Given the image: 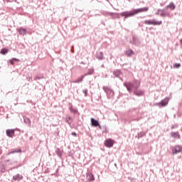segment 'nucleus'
<instances>
[{"label": "nucleus", "mask_w": 182, "mask_h": 182, "mask_svg": "<svg viewBox=\"0 0 182 182\" xmlns=\"http://www.w3.org/2000/svg\"><path fill=\"white\" fill-rule=\"evenodd\" d=\"M23 178V176L19 173L13 176V180H14V181H19L20 180H22Z\"/></svg>", "instance_id": "obj_11"}, {"label": "nucleus", "mask_w": 182, "mask_h": 182, "mask_svg": "<svg viewBox=\"0 0 182 182\" xmlns=\"http://www.w3.org/2000/svg\"><path fill=\"white\" fill-rule=\"evenodd\" d=\"M181 150L182 147L181 146H176L172 153L173 154H177V153H181Z\"/></svg>", "instance_id": "obj_10"}, {"label": "nucleus", "mask_w": 182, "mask_h": 182, "mask_svg": "<svg viewBox=\"0 0 182 182\" xmlns=\"http://www.w3.org/2000/svg\"><path fill=\"white\" fill-rule=\"evenodd\" d=\"M160 12H161V9H158L157 12L156 13V15H160Z\"/></svg>", "instance_id": "obj_36"}, {"label": "nucleus", "mask_w": 182, "mask_h": 182, "mask_svg": "<svg viewBox=\"0 0 182 182\" xmlns=\"http://www.w3.org/2000/svg\"><path fill=\"white\" fill-rule=\"evenodd\" d=\"M91 124L93 127H97L99 126V121L97 119H95V118H91Z\"/></svg>", "instance_id": "obj_12"}, {"label": "nucleus", "mask_w": 182, "mask_h": 182, "mask_svg": "<svg viewBox=\"0 0 182 182\" xmlns=\"http://www.w3.org/2000/svg\"><path fill=\"white\" fill-rule=\"evenodd\" d=\"M1 55H6V53H8V49H6V48L1 49Z\"/></svg>", "instance_id": "obj_29"}, {"label": "nucleus", "mask_w": 182, "mask_h": 182, "mask_svg": "<svg viewBox=\"0 0 182 182\" xmlns=\"http://www.w3.org/2000/svg\"><path fill=\"white\" fill-rule=\"evenodd\" d=\"M113 75L115 77H119L122 75V71L120 70H116L113 72Z\"/></svg>", "instance_id": "obj_17"}, {"label": "nucleus", "mask_w": 182, "mask_h": 182, "mask_svg": "<svg viewBox=\"0 0 182 182\" xmlns=\"http://www.w3.org/2000/svg\"><path fill=\"white\" fill-rule=\"evenodd\" d=\"M144 23L146 25H154V26H157V25H161V23H163V21H156L155 19H152V20H145L144 21Z\"/></svg>", "instance_id": "obj_2"}, {"label": "nucleus", "mask_w": 182, "mask_h": 182, "mask_svg": "<svg viewBox=\"0 0 182 182\" xmlns=\"http://www.w3.org/2000/svg\"><path fill=\"white\" fill-rule=\"evenodd\" d=\"M126 55L128 57L132 56V55H134V51L133 50H128L126 51Z\"/></svg>", "instance_id": "obj_21"}, {"label": "nucleus", "mask_w": 182, "mask_h": 182, "mask_svg": "<svg viewBox=\"0 0 182 182\" xmlns=\"http://www.w3.org/2000/svg\"><path fill=\"white\" fill-rule=\"evenodd\" d=\"M114 166H115V167H117V164H114Z\"/></svg>", "instance_id": "obj_41"}, {"label": "nucleus", "mask_w": 182, "mask_h": 182, "mask_svg": "<svg viewBox=\"0 0 182 182\" xmlns=\"http://www.w3.org/2000/svg\"><path fill=\"white\" fill-rule=\"evenodd\" d=\"M15 153H22V150L21 149H12L11 151H9L8 154H14Z\"/></svg>", "instance_id": "obj_14"}, {"label": "nucleus", "mask_w": 182, "mask_h": 182, "mask_svg": "<svg viewBox=\"0 0 182 182\" xmlns=\"http://www.w3.org/2000/svg\"><path fill=\"white\" fill-rule=\"evenodd\" d=\"M146 136V132H139L138 133V139H141V137Z\"/></svg>", "instance_id": "obj_27"}, {"label": "nucleus", "mask_w": 182, "mask_h": 182, "mask_svg": "<svg viewBox=\"0 0 182 182\" xmlns=\"http://www.w3.org/2000/svg\"><path fill=\"white\" fill-rule=\"evenodd\" d=\"M0 167H4V164H2V163L0 162Z\"/></svg>", "instance_id": "obj_39"}, {"label": "nucleus", "mask_w": 182, "mask_h": 182, "mask_svg": "<svg viewBox=\"0 0 182 182\" xmlns=\"http://www.w3.org/2000/svg\"><path fill=\"white\" fill-rule=\"evenodd\" d=\"M171 136L174 139H180V134L178 132H171Z\"/></svg>", "instance_id": "obj_18"}, {"label": "nucleus", "mask_w": 182, "mask_h": 182, "mask_svg": "<svg viewBox=\"0 0 182 182\" xmlns=\"http://www.w3.org/2000/svg\"><path fill=\"white\" fill-rule=\"evenodd\" d=\"M181 66V65L180 63L173 64V68H175V69H178Z\"/></svg>", "instance_id": "obj_32"}, {"label": "nucleus", "mask_w": 182, "mask_h": 182, "mask_svg": "<svg viewBox=\"0 0 182 182\" xmlns=\"http://www.w3.org/2000/svg\"><path fill=\"white\" fill-rule=\"evenodd\" d=\"M85 75H81V77H80L77 80L74 81V83H80V82H83V79H85Z\"/></svg>", "instance_id": "obj_20"}, {"label": "nucleus", "mask_w": 182, "mask_h": 182, "mask_svg": "<svg viewBox=\"0 0 182 182\" xmlns=\"http://www.w3.org/2000/svg\"><path fill=\"white\" fill-rule=\"evenodd\" d=\"M120 80H122L123 82V79L122 77H119Z\"/></svg>", "instance_id": "obj_40"}, {"label": "nucleus", "mask_w": 182, "mask_h": 182, "mask_svg": "<svg viewBox=\"0 0 182 182\" xmlns=\"http://www.w3.org/2000/svg\"><path fill=\"white\" fill-rule=\"evenodd\" d=\"M93 72H95V70H93V68L90 69V70H88V73H85L84 75L87 76V75H93Z\"/></svg>", "instance_id": "obj_26"}, {"label": "nucleus", "mask_w": 182, "mask_h": 182, "mask_svg": "<svg viewBox=\"0 0 182 182\" xmlns=\"http://www.w3.org/2000/svg\"><path fill=\"white\" fill-rule=\"evenodd\" d=\"M66 122L69 124H72V117H69L66 119Z\"/></svg>", "instance_id": "obj_31"}, {"label": "nucleus", "mask_w": 182, "mask_h": 182, "mask_svg": "<svg viewBox=\"0 0 182 182\" xmlns=\"http://www.w3.org/2000/svg\"><path fill=\"white\" fill-rule=\"evenodd\" d=\"M55 153L58 157H62V151H60L59 148H57Z\"/></svg>", "instance_id": "obj_25"}, {"label": "nucleus", "mask_w": 182, "mask_h": 182, "mask_svg": "<svg viewBox=\"0 0 182 182\" xmlns=\"http://www.w3.org/2000/svg\"><path fill=\"white\" fill-rule=\"evenodd\" d=\"M83 93L85 94V96H87V89H85L84 90H82Z\"/></svg>", "instance_id": "obj_35"}, {"label": "nucleus", "mask_w": 182, "mask_h": 182, "mask_svg": "<svg viewBox=\"0 0 182 182\" xmlns=\"http://www.w3.org/2000/svg\"><path fill=\"white\" fill-rule=\"evenodd\" d=\"M124 86L127 87L128 92H132V89H137V87H134V85H133L132 82H124Z\"/></svg>", "instance_id": "obj_4"}, {"label": "nucleus", "mask_w": 182, "mask_h": 182, "mask_svg": "<svg viewBox=\"0 0 182 182\" xmlns=\"http://www.w3.org/2000/svg\"><path fill=\"white\" fill-rule=\"evenodd\" d=\"M134 93L136 96H143V95L144 94L143 91H134Z\"/></svg>", "instance_id": "obj_22"}, {"label": "nucleus", "mask_w": 182, "mask_h": 182, "mask_svg": "<svg viewBox=\"0 0 182 182\" xmlns=\"http://www.w3.org/2000/svg\"><path fill=\"white\" fill-rule=\"evenodd\" d=\"M6 133L8 137H13V135L15 134V129H6Z\"/></svg>", "instance_id": "obj_9"}, {"label": "nucleus", "mask_w": 182, "mask_h": 182, "mask_svg": "<svg viewBox=\"0 0 182 182\" xmlns=\"http://www.w3.org/2000/svg\"><path fill=\"white\" fill-rule=\"evenodd\" d=\"M43 75H36L34 77L35 80H41V79H43Z\"/></svg>", "instance_id": "obj_24"}, {"label": "nucleus", "mask_w": 182, "mask_h": 182, "mask_svg": "<svg viewBox=\"0 0 182 182\" xmlns=\"http://www.w3.org/2000/svg\"><path fill=\"white\" fill-rule=\"evenodd\" d=\"M96 58L99 60H103V59H104V58H103V52H102V51L97 52Z\"/></svg>", "instance_id": "obj_13"}, {"label": "nucleus", "mask_w": 182, "mask_h": 182, "mask_svg": "<svg viewBox=\"0 0 182 182\" xmlns=\"http://www.w3.org/2000/svg\"><path fill=\"white\" fill-rule=\"evenodd\" d=\"M103 90L104 92H105V93L107 95V96H110V95H112V93H113V90L110 89L108 87H103Z\"/></svg>", "instance_id": "obj_8"}, {"label": "nucleus", "mask_w": 182, "mask_h": 182, "mask_svg": "<svg viewBox=\"0 0 182 182\" xmlns=\"http://www.w3.org/2000/svg\"><path fill=\"white\" fill-rule=\"evenodd\" d=\"M95 181V176H93V174H90L89 181Z\"/></svg>", "instance_id": "obj_33"}, {"label": "nucleus", "mask_w": 182, "mask_h": 182, "mask_svg": "<svg viewBox=\"0 0 182 182\" xmlns=\"http://www.w3.org/2000/svg\"><path fill=\"white\" fill-rule=\"evenodd\" d=\"M160 16L162 18H166V16H167V11H166V9H161Z\"/></svg>", "instance_id": "obj_16"}, {"label": "nucleus", "mask_w": 182, "mask_h": 182, "mask_svg": "<svg viewBox=\"0 0 182 182\" xmlns=\"http://www.w3.org/2000/svg\"><path fill=\"white\" fill-rule=\"evenodd\" d=\"M0 171L1 173H5V166L3 165V166H0Z\"/></svg>", "instance_id": "obj_34"}, {"label": "nucleus", "mask_w": 182, "mask_h": 182, "mask_svg": "<svg viewBox=\"0 0 182 182\" xmlns=\"http://www.w3.org/2000/svg\"><path fill=\"white\" fill-rule=\"evenodd\" d=\"M140 39H139L136 36H133L132 40L130 41V43H132V45H135L136 46H139V45H140Z\"/></svg>", "instance_id": "obj_5"}, {"label": "nucleus", "mask_w": 182, "mask_h": 182, "mask_svg": "<svg viewBox=\"0 0 182 182\" xmlns=\"http://www.w3.org/2000/svg\"><path fill=\"white\" fill-rule=\"evenodd\" d=\"M18 62L19 60L18 58H12L11 60H9V63H11V65H14V62Z\"/></svg>", "instance_id": "obj_30"}, {"label": "nucleus", "mask_w": 182, "mask_h": 182, "mask_svg": "<svg viewBox=\"0 0 182 182\" xmlns=\"http://www.w3.org/2000/svg\"><path fill=\"white\" fill-rule=\"evenodd\" d=\"M169 100V97H166L165 99L162 100L160 102L157 103L156 106H159V107H166V106L168 105Z\"/></svg>", "instance_id": "obj_3"}, {"label": "nucleus", "mask_w": 182, "mask_h": 182, "mask_svg": "<svg viewBox=\"0 0 182 182\" xmlns=\"http://www.w3.org/2000/svg\"><path fill=\"white\" fill-rule=\"evenodd\" d=\"M71 134H72V136H75V137H76V136H77V134L75 132H72Z\"/></svg>", "instance_id": "obj_37"}, {"label": "nucleus", "mask_w": 182, "mask_h": 182, "mask_svg": "<svg viewBox=\"0 0 182 182\" xmlns=\"http://www.w3.org/2000/svg\"><path fill=\"white\" fill-rule=\"evenodd\" d=\"M97 127H99V129H102V126L100 125V124H99V125L97 126Z\"/></svg>", "instance_id": "obj_38"}, {"label": "nucleus", "mask_w": 182, "mask_h": 182, "mask_svg": "<svg viewBox=\"0 0 182 182\" xmlns=\"http://www.w3.org/2000/svg\"><path fill=\"white\" fill-rule=\"evenodd\" d=\"M70 109V112H71V113H74L76 114V112H77V109H76L75 108H73V106L70 105L69 107Z\"/></svg>", "instance_id": "obj_23"}, {"label": "nucleus", "mask_w": 182, "mask_h": 182, "mask_svg": "<svg viewBox=\"0 0 182 182\" xmlns=\"http://www.w3.org/2000/svg\"><path fill=\"white\" fill-rule=\"evenodd\" d=\"M173 117H176V114L173 115Z\"/></svg>", "instance_id": "obj_42"}, {"label": "nucleus", "mask_w": 182, "mask_h": 182, "mask_svg": "<svg viewBox=\"0 0 182 182\" xmlns=\"http://www.w3.org/2000/svg\"><path fill=\"white\" fill-rule=\"evenodd\" d=\"M102 15H103L104 16H110V18H113L116 16V14L103 11H102Z\"/></svg>", "instance_id": "obj_6"}, {"label": "nucleus", "mask_w": 182, "mask_h": 182, "mask_svg": "<svg viewBox=\"0 0 182 182\" xmlns=\"http://www.w3.org/2000/svg\"><path fill=\"white\" fill-rule=\"evenodd\" d=\"M172 129H174V127H172Z\"/></svg>", "instance_id": "obj_43"}, {"label": "nucleus", "mask_w": 182, "mask_h": 182, "mask_svg": "<svg viewBox=\"0 0 182 182\" xmlns=\"http://www.w3.org/2000/svg\"><path fill=\"white\" fill-rule=\"evenodd\" d=\"M113 140H112V139H108L107 140H105V145L106 146V147H113Z\"/></svg>", "instance_id": "obj_7"}, {"label": "nucleus", "mask_w": 182, "mask_h": 182, "mask_svg": "<svg viewBox=\"0 0 182 182\" xmlns=\"http://www.w3.org/2000/svg\"><path fill=\"white\" fill-rule=\"evenodd\" d=\"M24 122L26 124H28V126H31V119L29 118H24Z\"/></svg>", "instance_id": "obj_28"}, {"label": "nucleus", "mask_w": 182, "mask_h": 182, "mask_svg": "<svg viewBox=\"0 0 182 182\" xmlns=\"http://www.w3.org/2000/svg\"><path fill=\"white\" fill-rule=\"evenodd\" d=\"M171 9V11H174L176 9V5L174 3L171 2L169 5L166 6V9Z\"/></svg>", "instance_id": "obj_15"}, {"label": "nucleus", "mask_w": 182, "mask_h": 182, "mask_svg": "<svg viewBox=\"0 0 182 182\" xmlns=\"http://www.w3.org/2000/svg\"><path fill=\"white\" fill-rule=\"evenodd\" d=\"M18 31L19 32L20 35H26V29L23 28H20Z\"/></svg>", "instance_id": "obj_19"}, {"label": "nucleus", "mask_w": 182, "mask_h": 182, "mask_svg": "<svg viewBox=\"0 0 182 182\" xmlns=\"http://www.w3.org/2000/svg\"><path fill=\"white\" fill-rule=\"evenodd\" d=\"M149 11V7H144L137 9H133L130 11H124L120 13L121 16H124L125 18H130V16H134V15H137V14H140L141 12H147Z\"/></svg>", "instance_id": "obj_1"}]
</instances>
